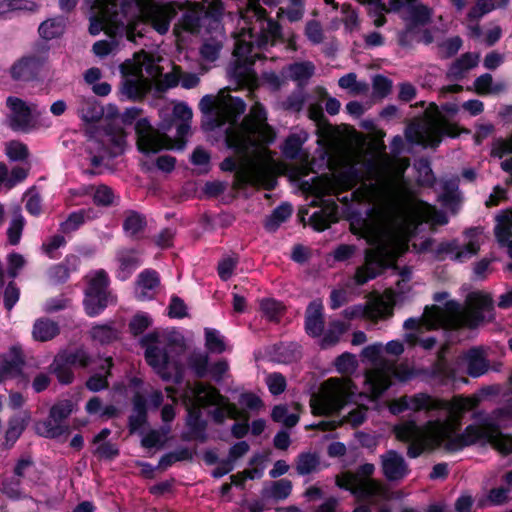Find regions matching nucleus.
I'll use <instances>...</instances> for the list:
<instances>
[{
  "label": "nucleus",
  "instance_id": "nucleus-15",
  "mask_svg": "<svg viewBox=\"0 0 512 512\" xmlns=\"http://www.w3.org/2000/svg\"><path fill=\"white\" fill-rule=\"evenodd\" d=\"M146 22L149 23L155 31L164 35L170 28L171 16L164 5L158 3H148L141 9Z\"/></svg>",
  "mask_w": 512,
  "mask_h": 512
},
{
  "label": "nucleus",
  "instance_id": "nucleus-49",
  "mask_svg": "<svg viewBox=\"0 0 512 512\" xmlns=\"http://www.w3.org/2000/svg\"><path fill=\"white\" fill-rule=\"evenodd\" d=\"M221 49V42L215 39H209L201 45L200 56L205 61L214 62L219 58Z\"/></svg>",
  "mask_w": 512,
  "mask_h": 512
},
{
  "label": "nucleus",
  "instance_id": "nucleus-41",
  "mask_svg": "<svg viewBox=\"0 0 512 512\" xmlns=\"http://www.w3.org/2000/svg\"><path fill=\"white\" fill-rule=\"evenodd\" d=\"M38 33L45 40L56 39L64 33V22L57 18L45 20L39 25Z\"/></svg>",
  "mask_w": 512,
  "mask_h": 512
},
{
  "label": "nucleus",
  "instance_id": "nucleus-30",
  "mask_svg": "<svg viewBox=\"0 0 512 512\" xmlns=\"http://www.w3.org/2000/svg\"><path fill=\"white\" fill-rule=\"evenodd\" d=\"M147 226L146 217L137 211H127L126 217L123 221V230L129 237L137 238Z\"/></svg>",
  "mask_w": 512,
  "mask_h": 512
},
{
  "label": "nucleus",
  "instance_id": "nucleus-17",
  "mask_svg": "<svg viewBox=\"0 0 512 512\" xmlns=\"http://www.w3.org/2000/svg\"><path fill=\"white\" fill-rule=\"evenodd\" d=\"M255 60H235L229 69L231 78L237 85L252 88L257 85L258 76L254 70Z\"/></svg>",
  "mask_w": 512,
  "mask_h": 512
},
{
  "label": "nucleus",
  "instance_id": "nucleus-51",
  "mask_svg": "<svg viewBox=\"0 0 512 512\" xmlns=\"http://www.w3.org/2000/svg\"><path fill=\"white\" fill-rule=\"evenodd\" d=\"M239 262L238 256H227L222 258L218 262L217 266V272L221 280L227 281L229 280L233 273L235 268L237 267V264Z\"/></svg>",
  "mask_w": 512,
  "mask_h": 512
},
{
  "label": "nucleus",
  "instance_id": "nucleus-25",
  "mask_svg": "<svg viewBox=\"0 0 512 512\" xmlns=\"http://www.w3.org/2000/svg\"><path fill=\"white\" fill-rule=\"evenodd\" d=\"M78 111L81 119L86 123L98 122L104 115L103 107L93 96L88 98L83 97L80 100Z\"/></svg>",
  "mask_w": 512,
  "mask_h": 512
},
{
  "label": "nucleus",
  "instance_id": "nucleus-6",
  "mask_svg": "<svg viewBox=\"0 0 512 512\" xmlns=\"http://www.w3.org/2000/svg\"><path fill=\"white\" fill-rule=\"evenodd\" d=\"M136 146L140 153L149 155L172 149L171 138L155 129L147 118H140L135 124Z\"/></svg>",
  "mask_w": 512,
  "mask_h": 512
},
{
  "label": "nucleus",
  "instance_id": "nucleus-60",
  "mask_svg": "<svg viewBox=\"0 0 512 512\" xmlns=\"http://www.w3.org/2000/svg\"><path fill=\"white\" fill-rule=\"evenodd\" d=\"M309 221L310 225L315 231L323 232L330 227L331 214L324 210H319L310 216Z\"/></svg>",
  "mask_w": 512,
  "mask_h": 512
},
{
  "label": "nucleus",
  "instance_id": "nucleus-11",
  "mask_svg": "<svg viewBox=\"0 0 512 512\" xmlns=\"http://www.w3.org/2000/svg\"><path fill=\"white\" fill-rule=\"evenodd\" d=\"M420 224L421 221H411L391 235L389 239V245L385 247L386 253L388 254L393 265L396 263L399 257L408 252L409 242L415 235L416 229Z\"/></svg>",
  "mask_w": 512,
  "mask_h": 512
},
{
  "label": "nucleus",
  "instance_id": "nucleus-31",
  "mask_svg": "<svg viewBox=\"0 0 512 512\" xmlns=\"http://www.w3.org/2000/svg\"><path fill=\"white\" fill-rule=\"evenodd\" d=\"M120 91L129 100L141 101L146 97L148 89L141 80L125 78L121 83Z\"/></svg>",
  "mask_w": 512,
  "mask_h": 512
},
{
  "label": "nucleus",
  "instance_id": "nucleus-13",
  "mask_svg": "<svg viewBox=\"0 0 512 512\" xmlns=\"http://www.w3.org/2000/svg\"><path fill=\"white\" fill-rule=\"evenodd\" d=\"M7 107L11 110L9 126L13 131L27 132L31 126L32 113L26 102L18 97L9 96L6 100Z\"/></svg>",
  "mask_w": 512,
  "mask_h": 512
},
{
  "label": "nucleus",
  "instance_id": "nucleus-45",
  "mask_svg": "<svg viewBox=\"0 0 512 512\" xmlns=\"http://www.w3.org/2000/svg\"><path fill=\"white\" fill-rule=\"evenodd\" d=\"M188 365L197 378H205L209 371V357L206 354L192 355L188 359Z\"/></svg>",
  "mask_w": 512,
  "mask_h": 512
},
{
  "label": "nucleus",
  "instance_id": "nucleus-64",
  "mask_svg": "<svg viewBox=\"0 0 512 512\" xmlns=\"http://www.w3.org/2000/svg\"><path fill=\"white\" fill-rule=\"evenodd\" d=\"M305 35L312 44H320L324 39L321 24L317 20H310L305 27Z\"/></svg>",
  "mask_w": 512,
  "mask_h": 512
},
{
  "label": "nucleus",
  "instance_id": "nucleus-21",
  "mask_svg": "<svg viewBox=\"0 0 512 512\" xmlns=\"http://www.w3.org/2000/svg\"><path fill=\"white\" fill-rule=\"evenodd\" d=\"M98 217V212L94 208H82L71 212L65 221L60 223V231L63 234H70L82 227L87 221H92Z\"/></svg>",
  "mask_w": 512,
  "mask_h": 512
},
{
  "label": "nucleus",
  "instance_id": "nucleus-32",
  "mask_svg": "<svg viewBox=\"0 0 512 512\" xmlns=\"http://www.w3.org/2000/svg\"><path fill=\"white\" fill-rule=\"evenodd\" d=\"M394 433L401 442H412L423 438V431L414 420L395 426Z\"/></svg>",
  "mask_w": 512,
  "mask_h": 512
},
{
  "label": "nucleus",
  "instance_id": "nucleus-40",
  "mask_svg": "<svg viewBox=\"0 0 512 512\" xmlns=\"http://www.w3.org/2000/svg\"><path fill=\"white\" fill-rule=\"evenodd\" d=\"M25 428L26 421L22 416L16 415L9 419L8 428L5 432V445L7 448H11L16 443Z\"/></svg>",
  "mask_w": 512,
  "mask_h": 512
},
{
  "label": "nucleus",
  "instance_id": "nucleus-27",
  "mask_svg": "<svg viewBox=\"0 0 512 512\" xmlns=\"http://www.w3.org/2000/svg\"><path fill=\"white\" fill-rule=\"evenodd\" d=\"M293 208L290 203H281L272 213L266 217L264 228L268 232H276L282 223L286 222L292 215Z\"/></svg>",
  "mask_w": 512,
  "mask_h": 512
},
{
  "label": "nucleus",
  "instance_id": "nucleus-36",
  "mask_svg": "<svg viewBox=\"0 0 512 512\" xmlns=\"http://www.w3.org/2000/svg\"><path fill=\"white\" fill-rule=\"evenodd\" d=\"M439 398H435L427 393H416L412 396H408V403L410 410L414 412L425 411L427 413L437 411L434 406L437 405Z\"/></svg>",
  "mask_w": 512,
  "mask_h": 512
},
{
  "label": "nucleus",
  "instance_id": "nucleus-56",
  "mask_svg": "<svg viewBox=\"0 0 512 512\" xmlns=\"http://www.w3.org/2000/svg\"><path fill=\"white\" fill-rule=\"evenodd\" d=\"M66 243V239L63 235L56 234L42 244V250L50 259H57L58 255L55 251L58 248L65 246Z\"/></svg>",
  "mask_w": 512,
  "mask_h": 512
},
{
  "label": "nucleus",
  "instance_id": "nucleus-43",
  "mask_svg": "<svg viewBox=\"0 0 512 512\" xmlns=\"http://www.w3.org/2000/svg\"><path fill=\"white\" fill-rule=\"evenodd\" d=\"M205 346L211 353L221 354L226 350V345L219 331L213 328L205 329Z\"/></svg>",
  "mask_w": 512,
  "mask_h": 512
},
{
  "label": "nucleus",
  "instance_id": "nucleus-62",
  "mask_svg": "<svg viewBox=\"0 0 512 512\" xmlns=\"http://www.w3.org/2000/svg\"><path fill=\"white\" fill-rule=\"evenodd\" d=\"M419 375V372L407 364L401 363L392 369V376L400 382H408Z\"/></svg>",
  "mask_w": 512,
  "mask_h": 512
},
{
  "label": "nucleus",
  "instance_id": "nucleus-10",
  "mask_svg": "<svg viewBox=\"0 0 512 512\" xmlns=\"http://www.w3.org/2000/svg\"><path fill=\"white\" fill-rule=\"evenodd\" d=\"M47 56L43 55H28L18 59L10 68V76L15 81H32L37 78Z\"/></svg>",
  "mask_w": 512,
  "mask_h": 512
},
{
  "label": "nucleus",
  "instance_id": "nucleus-7",
  "mask_svg": "<svg viewBox=\"0 0 512 512\" xmlns=\"http://www.w3.org/2000/svg\"><path fill=\"white\" fill-rule=\"evenodd\" d=\"M391 266H393V263L386 253L385 246L379 247L376 250H366L365 265L356 270L355 282L358 285H364L381 275Z\"/></svg>",
  "mask_w": 512,
  "mask_h": 512
},
{
  "label": "nucleus",
  "instance_id": "nucleus-23",
  "mask_svg": "<svg viewBox=\"0 0 512 512\" xmlns=\"http://www.w3.org/2000/svg\"><path fill=\"white\" fill-rule=\"evenodd\" d=\"M409 18L406 24L407 32H415L416 28L432 22L433 10L424 4H417L408 9Z\"/></svg>",
  "mask_w": 512,
  "mask_h": 512
},
{
  "label": "nucleus",
  "instance_id": "nucleus-29",
  "mask_svg": "<svg viewBox=\"0 0 512 512\" xmlns=\"http://www.w3.org/2000/svg\"><path fill=\"white\" fill-rule=\"evenodd\" d=\"M273 351L279 362L291 363L301 357V346L296 342L274 344Z\"/></svg>",
  "mask_w": 512,
  "mask_h": 512
},
{
  "label": "nucleus",
  "instance_id": "nucleus-18",
  "mask_svg": "<svg viewBox=\"0 0 512 512\" xmlns=\"http://www.w3.org/2000/svg\"><path fill=\"white\" fill-rule=\"evenodd\" d=\"M195 401L193 405L200 406V409L208 406L220 405L227 400L216 387L203 383L196 384L194 390Z\"/></svg>",
  "mask_w": 512,
  "mask_h": 512
},
{
  "label": "nucleus",
  "instance_id": "nucleus-63",
  "mask_svg": "<svg viewBox=\"0 0 512 512\" xmlns=\"http://www.w3.org/2000/svg\"><path fill=\"white\" fill-rule=\"evenodd\" d=\"M249 131L257 134L260 141L265 144L273 143L276 137L274 129L267 122L258 126L252 125V127H249Z\"/></svg>",
  "mask_w": 512,
  "mask_h": 512
},
{
  "label": "nucleus",
  "instance_id": "nucleus-44",
  "mask_svg": "<svg viewBox=\"0 0 512 512\" xmlns=\"http://www.w3.org/2000/svg\"><path fill=\"white\" fill-rule=\"evenodd\" d=\"M90 333L92 339L101 344H110L117 339V331L108 324L95 325Z\"/></svg>",
  "mask_w": 512,
  "mask_h": 512
},
{
  "label": "nucleus",
  "instance_id": "nucleus-9",
  "mask_svg": "<svg viewBox=\"0 0 512 512\" xmlns=\"http://www.w3.org/2000/svg\"><path fill=\"white\" fill-rule=\"evenodd\" d=\"M479 404V400L472 396L456 395L451 400L439 398L434 408L437 411H447L448 418L441 422H450L451 429H460L464 414L473 410Z\"/></svg>",
  "mask_w": 512,
  "mask_h": 512
},
{
  "label": "nucleus",
  "instance_id": "nucleus-52",
  "mask_svg": "<svg viewBox=\"0 0 512 512\" xmlns=\"http://www.w3.org/2000/svg\"><path fill=\"white\" fill-rule=\"evenodd\" d=\"M152 325V319L146 313H138L129 322V331L134 336L141 335Z\"/></svg>",
  "mask_w": 512,
  "mask_h": 512
},
{
  "label": "nucleus",
  "instance_id": "nucleus-37",
  "mask_svg": "<svg viewBox=\"0 0 512 512\" xmlns=\"http://www.w3.org/2000/svg\"><path fill=\"white\" fill-rule=\"evenodd\" d=\"M370 392L374 398L381 397L392 385L390 377L384 372H374L367 377Z\"/></svg>",
  "mask_w": 512,
  "mask_h": 512
},
{
  "label": "nucleus",
  "instance_id": "nucleus-33",
  "mask_svg": "<svg viewBox=\"0 0 512 512\" xmlns=\"http://www.w3.org/2000/svg\"><path fill=\"white\" fill-rule=\"evenodd\" d=\"M69 365L76 368L86 369L93 362V357L83 348H76L74 350H63L59 352Z\"/></svg>",
  "mask_w": 512,
  "mask_h": 512
},
{
  "label": "nucleus",
  "instance_id": "nucleus-53",
  "mask_svg": "<svg viewBox=\"0 0 512 512\" xmlns=\"http://www.w3.org/2000/svg\"><path fill=\"white\" fill-rule=\"evenodd\" d=\"M24 225H25V220L21 215L14 217L12 219V221L10 222L9 227L7 229V237H8V242L11 245L16 246L19 244V242L21 240Z\"/></svg>",
  "mask_w": 512,
  "mask_h": 512
},
{
  "label": "nucleus",
  "instance_id": "nucleus-38",
  "mask_svg": "<svg viewBox=\"0 0 512 512\" xmlns=\"http://www.w3.org/2000/svg\"><path fill=\"white\" fill-rule=\"evenodd\" d=\"M260 310L269 321L278 323L286 308L280 301L273 298H263L260 301Z\"/></svg>",
  "mask_w": 512,
  "mask_h": 512
},
{
  "label": "nucleus",
  "instance_id": "nucleus-47",
  "mask_svg": "<svg viewBox=\"0 0 512 512\" xmlns=\"http://www.w3.org/2000/svg\"><path fill=\"white\" fill-rule=\"evenodd\" d=\"M393 82L388 77L377 74L372 80L373 96L376 98L383 99L387 97L392 90Z\"/></svg>",
  "mask_w": 512,
  "mask_h": 512
},
{
  "label": "nucleus",
  "instance_id": "nucleus-16",
  "mask_svg": "<svg viewBox=\"0 0 512 512\" xmlns=\"http://www.w3.org/2000/svg\"><path fill=\"white\" fill-rule=\"evenodd\" d=\"M186 425L190 430V434H182V439L184 441L192 439L199 440L200 442L206 441V429L208 424L202 417L200 406L192 404L187 408Z\"/></svg>",
  "mask_w": 512,
  "mask_h": 512
},
{
  "label": "nucleus",
  "instance_id": "nucleus-59",
  "mask_svg": "<svg viewBox=\"0 0 512 512\" xmlns=\"http://www.w3.org/2000/svg\"><path fill=\"white\" fill-rule=\"evenodd\" d=\"M20 298V289L14 281H10L4 290L3 304L6 310L11 311Z\"/></svg>",
  "mask_w": 512,
  "mask_h": 512
},
{
  "label": "nucleus",
  "instance_id": "nucleus-4",
  "mask_svg": "<svg viewBox=\"0 0 512 512\" xmlns=\"http://www.w3.org/2000/svg\"><path fill=\"white\" fill-rule=\"evenodd\" d=\"M159 342V334L156 331L144 335L140 341L141 346L145 348V360L149 366L160 376L163 381H174L180 383L182 380L181 372L177 371L173 375L169 370L171 357L166 348H161L155 344Z\"/></svg>",
  "mask_w": 512,
  "mask_h": 512
},
{
  "label": "nucleus",
  "instance_id": "nucleus-2",
  "mask_svg": "<svg viewBox=\"0 0 512 512\" xmlns=\"http://www.w3.org/2000/svg\"><path fill=\"white\" fill-rule=\"evenodd\" d=\"M436 429V436L439 443H444V449L447 452L455 453L462 451L466 447L476 444L487 445L486 441H491L490 434L477 424H469L462 433L454 435L459 429H451L450 422H441L439 419L432 422Z\"/></svg>",
  "mask_w": 512,
  "mask_h": 512
},
{
  "label": "nucleus",
  "instance_id": "nucleus-34",
  "mask_svg": "<svg viewBox=\"0 0 512 512\" xmlns=\"http://www.w3.org/2000/svg\"><path fill=\"white\" fill-rule=\"evenodd\" d=\"M137 284L143 289L137 298L141 301L150 299L144 290H154L160 285L159 273L153 269H145L138 275Z\"/></svg>",
  "mask_w": 512,
  "mask_h": 512
},
{
  "label": "nucleus",
  "instance_id": "nucleus-46",
  "mask_svg": "<svg viewBox=\"0 0 512 512\" xmlns=\"http://www.w3.org/2000/svg\"><path fill=\"white\" fill-rule=\"evenodd\" d=\"M267 122V112L265 107L259 103H254L251 108L249 114L245 117L243 124L249 130V127L252 125H261Z\"/></svg>",
  "mask_w": 512,
  "mask_h": 512
},
{
  "label": "nucleus",
  "instance_id": "nucleus-48",
  "mask_svg": "<svg viewBox=\"0 0 512 512\" xmlns=\"http://www.w3.org/2000/svg\"><path fill=\"white\" fill-rule=\"evenodd\" d=\"M495 237L500 247H504L512 237V218L503 216L501 223L495 227Z\"/></svg>",
  "mask_w": 512,
  "mask_h": 512
},
{
  "label": "nucleus",
  "instance_id": "nucleus-35",
  "mask_svg": "<svg viewBox=\"0 0 512 512\" xmlns=\"http://www.w3.org/2000/svg\"><path fill=\"white\" fill-rule=\"evenodd\" d=\"M120 196L116 195L113 189L105 184H100L93 193V203L98 207L117 206Z\"/></svg>",
  "mask_w": 512,
  "mask_h": 512
},
{
  "label": "nucleus",
  "instance_id": "nucleus-28",
  "mask_svg": "<svg viewBox=\"0 0 512 512\" xmlns=\"http://www.w3.org/2000/svg\"><path fill=\"white\" fill-rule=\"evenodd\" d=\"M113 367V359L108 357L105 362L100 366V369L105 371L106 375L93 374L86 381V388L91 392H99L109 387L108 376L111 375Z\"/></svg>",
  "mask_w": 512,
  "mask_h": 512
},
{
  "label": "nucleus",
  "instance_id": "nucleus-19",
  "mask_svg": "<svg viewBox=\"0 0 512 512\" xmlns=\"http://www.w3.org/2000/svg\"><path fill=\"white\" fill-rule=\"evenodd\" d=\"M464 359L467 363V374L472 378H478L489 369V361L485 356V351L482 347H472L465 353Z\"/></svg>",
  "mask_w": 512,
  "mask_h": 512
},
{
  "label": "nucleus",
  "instance_id": "nucleus-3",
  "mask_svg": "<svg viewBox=\"0 0 512 512\" xmlns=\"http://www.w3.org/2000/svg\"><path fill=\"white\" fill-rule=\"evenodd\" d=\"M109 286L108 273L104 269L96 270L84 290L83 306L87 316H99L108 307L112 301Z\"/></svg>",
  "mask_w": 512,
  "mask_h": 512
},
{
  "label": "nucleus",
  "instance_id": "nucleus-8",
  "mask_svg": "<svg viewBox=\"0 0 512 512\" xmlns=\"http://www.w3.org/2000/svg\"><path fill=\"white\" fill-rule=\"evenodd\" d=\"M74 410V403L71 399H63L57 401L49 410V418L38 425L44 428L41 433L46 438L55 439L68 432V426L62 422L67 419Z\"/></svg>",
  "mask_w": 512,
  "mask_h": 512
},
{
  "label": "nucleus",
  "instance_id": "nucleus-50",
  "mask_svg": "<svg viewBox=\"0 0 512 512\" xmlns=\"http://www.w3.org/2000/svg\"><path fill=\"white\" fill-rule=\"evenodd\" d=\"M233 55L235 56V60H257L259 55L254 53V45L252 42H246L243 40H238L235 44V48L233 51Z\"/></svg>",
  "mask_w": 512,
  "mask_h": 512
},
{
  "label": "nucleus",
  "instance_id": "nucleus-22",
  "mask_svg": "<svg viewBox=\"0 0 512 512\" xmlns=\"http://www.w3.org/2000/svg\"><path fill=\"white\" fill-rule=\"evenodd\" d=\"M444 136H449L451 138L458 137V126L451 123H444L443 125H431L424 132L426 146L430 148H437L442 142Z\"/></svg>",
  "mask_w": 512,
  "mask_h": 512
},
{
  "label": "nucleus",
  "instance_id": "nucleus-12",
  "mask_svg": "<svg viewBox=\"0 0 512 512\" xmlns=\"http://www.w3.org/2000/svg\"><path fill=\"white\" fill-rule=\"evenodd\" d=\"M25 365L26 359L22 348L17 345L11 346L8 353L2 356L0 362V383L6 379L24 377Z\"/></svg>",
  "mask_w": 512,
  "mask_h": 512
},
{
  "label": "nucleus",
  "instance_id": "nucleus-54",
  "mask_svg": "<svg viewBox=\"0 0 512 512\" xmlns=\"http://www.w3.org/2000/svg\"><path fill=\"white\" fill-rule=\"evenodd\" d=\"M266 383L269 392L274 396L282 394L287 387L286 378L279 372L269 374Z\"/></svg>",
  "mask_w": 512,
  "mask_h": 512
},
{
  "label": "nucleus",
  "instance_id": "nucleus-24",
  "mask_svg": "<svg viewBox=\"0 0 512 512\" xmlns=\"http://www.w3.org/2000/svg\"><path fill=\"white\" fill-rule=\"evenodd\" d=\"M49 373L55 375L61 385H70L74 382L75 374L72 366L69 365L59 352L54 356L52 363L48 366Z\"/></svg>",
  "mask_w": 512,
  "mask_h": 512
},
{
  "label": "nucleus",
  "instance_id": "nucleus-1",
  "mask_svg": "<svg viewBox=\"0 0 512 512\" xmlns=\"http://www.w3.org/2000/svg\"><path fill=\"white\" fill-rule=\"evenodd\" d=\"M445 307L454 314L448 319L444 318L439 306H425L421 320L428 329H436L446 322V326L452 330H474L483 323L492 322L495 319L493 298L490 294L481 291L471 292L467 296L466 308L463 310L455 300L447 301Z\"/></svg>",
  "mask_w": 512,
  "mask_h": 512
},
{
  "label": "nucleus",
  "instance_id": "nucleus-58",
  "mask_svg": "<svg viewBox=\"0 0 512 512\" xmlns=\"http://www.w3.org/2000/svg\"><path fill=\"white\" fill-rule=\"evenodd\" d=\"M6 154L12 161H23L28 158L29 150L26 144L19 141H12L7 146Z\"/></svg>",
  "mask_w": 512,
  "mask_h": 512
},
{
  "label": "nucleus",
  "instance_id": "nucleus-20",
  "mask_svg": "<svg viewBox=\"0 0 512 512\" xmlns=\"http://www.w3.org/2000/svg\"><path fill=\"white\" fill-rule=\"evenodd\" d=\"M119 263L116 272V278L120 281H126L133 272L141 265L139 252L136 249H124L117 253Z\"/></svg>",
  "mask_w": 512,
  "mask_h": 512
},
{
  "label": "nucleus",
  "instance_id": "nucleus-42",
  "mask_svg": "<svg viewBox=\"0 0 512 512\" xmlns=\"http://www.w3.org/2000/svg\"><path fill=\"white\" fill-rule=\"evenodd\" d=\"M37 7V4L30 0H0V17L14 11L34 12Z\"/></svg>",
  "mask_w": 512,
  "mask_h": 512
},
{
  "label": "nucleus",
  "instance_id": "nucleus-5",
  "mask_svg": "<svg viewBox=\"0 0 512 512\" xmlns=\"http://www.w3.org/2000/svg\"><path fill=\"white\" fill-rule=\"evenodd\" d=\"M374 471V464L364 463L354 473H348L343 483L337 482V484L340 488L350 491L359 500L371 498L379 495L382 489L380 483L371 478Z\"/></svg>",
  "mask_w": 512,
  "mask_h": 512
},
{
  "label": "nucleus",
  "instance_id": "nucleus-57",
  "mask_svg": "<svg viewBox=\"0 0 512 512\" xmlns=\"http://www.w3.org/2000/svg\"><path fill=\"white\" fill-rule=\"evenodd\" d=\"M48 277L54 284H63L69 279L70 270L64 262L55 264L49 268Z\"/></svg>",
  "mask_w": 512,
  "mask_h": 512
},
{
  "label": "nucleus",
  "instance_id": "nucleus-26",
  "mask_svg": "<svg viewBox=\"0 0 512 512\" xmlns=\"http://www.w3.org/2000/svg\"><path fill=\"white\" fill-rule=\"evenodd\" d=\"M60 333L58 323L48 318H39L33 325V338L40 342L52 340Z\"/></svg>",
  "mask_w": 512,
  "mask_h": 512
},
{
  "label": "nucleus",
  "instance_id": "nucleus-14",
  "mask_svg": "<svg viewBox=\"0 0 512 512\" xmlns=\"http://www.w3.org/2000/svg\"><path fill=\"white\" fill-rule=\"evenodd\" d=\"M382 471L388 481H399L409 472L404 458L395 450L381 456Z\"/></svg>",
  "mask_w": 512,
  "mask_h": 512
},
{
  "label": "nucleus",
  "instance_id": "nucleus-55",
  "mask_svg": "<svg viewBox=\"0 0 512 512\" xmlns=\"http://www.w3.org/2000/svg\"><path fill=\"white\" fill-rule=\"evenodd\" d=\"M292 492V482L288 479L274 481L271 487V497L275 500H284Z\"/></svg>",
  "mask_w": 512,
  "mask_h": 512
},
{
  "label": "nucleus",
  "instance_id": "nucleus-61",
  "mask_svg": "<svg viewBox=\"0 0 512 512\" xmlns=\"http://www.w3.org/2000/svg\"><path fill=\"white\" fill-rule=\"evenodd\" d=\"M314 69L315 67L311 62H300L291 66L292 76L298 81L310 79L314 74Z\"/></svg>",
  "mask_w": 512,
  "mask_h": 512
},
{
  "label": "nucleus",
  "instance_id": "nucleus-39",
  "mask_svg": "<svg viewBox=\"0 0 512 512\" xmlns=\"http://www.w3.org/2000/svg\"><path fill=\"white\" fill-rule=\"evenodd\" d=\"M320 457L316 453L302 452L296 458V471L299 475H309L317 470Z\"/></svg>",
  "mask_w": 512,
  "mask_h": 512
}]
</instances>
